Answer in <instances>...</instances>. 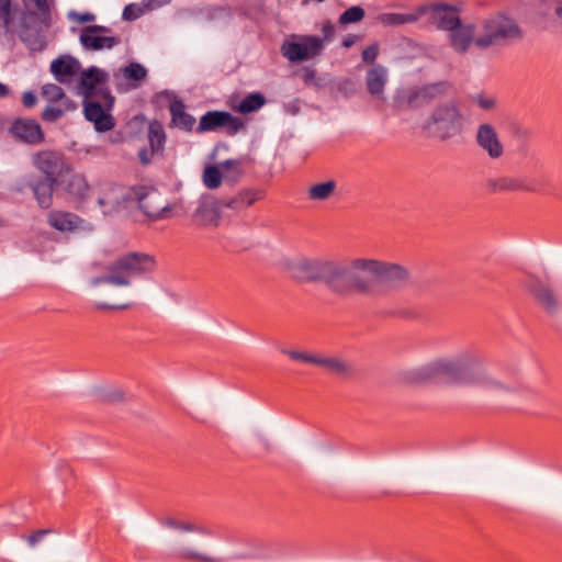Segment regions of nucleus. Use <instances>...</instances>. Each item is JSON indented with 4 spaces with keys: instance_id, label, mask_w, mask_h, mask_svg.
I'll return each mask as SVG.
<instances>
[{
    "instance_id": "22",
    "label": "nucleus",
    "mask_w": 562,
    "mask_h": 562,
    "mask_svg": "<svg viewBox=\"0 0 562 562\" xmlns=\"http://www.w3.org/2000/svg\"><path fill=\"white\" fill-rule=\"evenodd\" d=\"M448 36L451 48L458 54H465L471 44L475 46V25L472 23L463 24L460 21L458 26L449 31Z\"/></svg>"
},
{
    "instance_id": "36",
    "label": "nucleus",
    "mask_w": 562,
    "mask_h": 562,
    "mask_svg": "<svg viewBox=\"0 0 562 562\" xmlns=\"http://www.w3.org/2000/svg\"><path fill=\"white\" fill-rule=\"evenodd\" d=\"M366 83L368 91L378 98L383 93L385 78L382 70L370 69L367 72Z\"/></svg>"
},
{
    "instance_id": "55",
    "label": "nucleus",
    "mask_w": 562,
    "mask_h": 562,
    "mask_svg": "<svg viewBox=\"0 0 562 562\" xmlns=\"http://www.w3.org/2000/svg\"><path fill=\"white\" fill-rule=\"evenodd\" d=\"M104 400L111 403L123 401V392L114 390L104 395Z\"/></svg>"
},
{
    "instance_id": "29",
    "label": "nucleus",
    "mask_w": 562,
    "mask_h": 562,
    "mask_svg": "<svg viewBox=\"0 0 562 562\" xmlns=\"http://www.w3.org/2000/svg\"><path fill=\"white\" fill-rule=\"evenodd\" d=\"M425 8H416L411 13L384 12L376 15V21L383 26H400L407 23L416 22L420 16L425 15Z\"/></svg>"
},
{
    "instance_id": "6",
    "label": "nucleus",
    "mask_w": 562,
    "mask_h": 562,
    "mask_svg": "<svg viewBox=\"0 0 562 562\" xmlns=\"http://www.w3.org/2000/svg\"><path fill=\"white\" fill-rule=\"evenodd\" d=\"M422 128L440 142L449 140L464 130V115L456 100H447L437 103L428 117L424 121Z\"/></svg>"
},
{
    "instance_id": "51",
    "label": "nucleus",
    "mask_w": 562,
    "mask_h": 562,
    "mask_svg": "<svg viewBox=\"0 0 562 562\" xmlns=\"http://www.w3.org/2000/svg\"><path fill=\"white\" fill-rule=\"evenodd\" d=\"M53 532L52 529H38L27 537V542L31 547H35L46 535Z\"/></svg>"
},
{
    "instance_id": "63",
    "label": "nucleus",
    "mask_w": 562,
    "mask_h": 562,
    "mask_svg": "<svg viewBox=\"0 0 562 562\" xmlns=\"http://www.w3.org/2000/svg\"><path fill=\"white\" fill-rule=\"evenodd\" d=\"M169 1H170V0H164V2H166V3H167V2H169Z\"/></svg>"
},
{
    "instance_id": "3",
    "label": "nucleus",
    "mask_w": 562,
    "mask_h": 562,
    "mask_svg": "<svg viewBox=\"0 0 562 562\" xmlns=\"http://www.w3.org/2000/svg\"><path fill=\"white\" fill-rule=\"evenodd\" d=\"M109 75L91 66L80 75L78 87L83 94V114L87 121L92 122L94 130L99 133L111 131L114 125V119L111 111L115 103V98L110 89L105 87Z\"/></svg>"
},
{
    "instance_id": "40",
    "label": "nucleus",
    "mask_w": 562,
    "mask_h": 562,
    "mask_svg": "<svg viewBox=\"0 0 562 562\" xmlns=\"http://www.w3.org/2000/svg\"><path fill=\"white\" fill-rule=\"evenodd\" d=\"M160 524L171 529H179L188 532L195 531L200 533H209L203 527L187 521H179L173 517H166L160 520Z\"/></svg>"
},
{
    "instance_id": "53",
    "label": "nucleus",
    "mask_w": 562,
    "mask_h": 562,
    "mask_svg": "<svg viewBox=\"0 0 562 562\" xmlns=\"http://www.w3.org/2000/svg\"><path fill=\"white\" fill-rule=\"evenodd\" d=\"M234 12L240 16V18H245V19H251L252 18V12H254V8H250V7H246L244 4H240V5H236L234 8Z\"/></svg>"
},
{
    "instance_id": "25",
    "label": "nucleus",
    "mask_w": 562,
    "mask_h": 562,
    "mask_svg": "<svg viewBox=\"0 0 562 562\" xmlns=\"http://www.w3.org/2000/svg\"><path fill=\"white\" fill-rule=\"evenodd\" d=\"M266 192L260 189H243L233 198H221L224 207L239 212L262 200Z\"/></svg>"
},
{
    "instance_id": "12",
    "label": "nucleus",
    "mask_w": 562,
    "mask_h": 562,
    "mask_svg": "<svg viewBox=\"0 0 562 562\" xmlns=\"http://www.w3.org/2000/svg\"><path fill=\"white\" fill-rule=\"evenodd\" d=\"M34 166L44 175L45 178H52L54 181L63 182V178L72 171L71 164L64 153L59 150L46 149L36 153L33 157Z\"/></svg>"
},
{
    "instance_id": "8",
    "label": "nucleus",
    "mask_w": 562,
    "mask_h": 562,
    "mask_svg": "<svg viewBox=\"0 0 562 562\" xmlns=\"http://www.w3.org/2000/svg\"><path fill=\"white\" fill-rule=\"evenodd\" d=\"M125 202H136L137 207L150 221L170 217L172 205H162L161 193L151 186H133L123 195Z\"/></svg>"
},
{
    "instance_id": "58",
    "label": "nucleus",
    "mask_w": 562,
    "mask_h": 562,
    "mask_svg": "<svg viewBox=\"0 0 562 562\" xmlns=\"http://www.w3.org/2000/svg\"><path fill=\"white\" fill-rule=\"evenodd\" d=\"M285 110L288 113L292 114V115H296L300 113L301 111V106H300V101L299 99H296L295 101L291 102V103H288L285 105Z\"/></svg>"
},
{
    "instance_id": "43",
    "label": "nucleus",
    "mask_w": 562,
    "mask_h": 562,
    "mask_svg": "<svg viewBox=\"0 0 562 562\" xmlns=\"http://www.w3.org/2000/svg\"><path fill=\"white\" fill-rule=\"evenodd\" d=\"M42 95L46 98L49 102H58L64 100L65 92L64 90L55 85V83H46L42 87Z\"/></svg>"
},
{
    "instance_id": "34",
    "label": "nucleus",
    "mask_w": 562,
    "mask_h": 562,
    "mask_svg": "<svg viewBox=\"0 0 562 562\" xmlns=\"http://www.w3.org/2000/svg\"><path fill=\"white\" fill-rule=\"evenodd\" d=\"M148 139L150 144L151 154H155L164 148L166 143L165 130L158 121H154L149 124Z\"/></svg>"
},
{
    "instance_id": "33",
    "label": "nucleus",
    "mask_w": 562,
    "mask_h": 562,
    "mask_svg": "<svg viewBox=\"0 0 562 562\" xmlns=\"http://www.w3.org/2000/svg\"><path fill=\"white\" fill-rule=\"evenodd\" d=\"M336 187L334 180L313 184L308 189L307 196L311 201H325L335 192Z\"/></svg>"
},
{
    "instance_id": "23",
    "label": "nucleus",
    "mask_w": 562,
    "mask_h": 562,
    "mask_svg": "<svg viewBox=\"0 0 562 562\" xmlns=\"http://www.w3.org/2000/svg\"><path fill=\"white\" fill-rule=\"evenodd\" d=\"M59 188L75 202H85L90 192V186L83 175L72 173L71 171L67 177L63 178Z\"/></svg>"
},
{
    "instance_id": "47",
    "label": "nucleus",
    "mask_w": 562,
    "mask_h": 562,
    "mask_svg": "<svg viewBox=\"0 0 562 562\" xmlns=\"http://www.w3.org/2000/svg\"><path fill=\"white\" fill-rule=\"evenodd\" d=\"M473 101L484 111H490L496 105V99L484 93L475 94Z\"/></svg>"
},
{
    "instance_id": "9",
    "label": "nucleus",
    "mask_w": 562,
    "mask_h": 562,
    "mask_svg": "<svg viewBox=\"0 0 562 562\" xmlns=\"http://www.w3.org/2000/svg\"><path fill=\"white\" fill-rule=\"evenodd\" d=\"M111 271L119 278L125 280V285H130L135 278H143L153 273L157 267L154 256L145 252L131 251L120 256L110 263Z\"/></svg>"
},
{
    "instance_id": "52",
    "label": "nucleus",
    "mask_w": 562,
    "mask_h": 562,
    "mask_svg": "<svg viewBox=\"0 0 562 562\" xmlns=\"http://www.w3.org/2000/svg\"><path fill=\"white\" fill-rule=\"evenodd\" d=\"M22 104L25 109H32L37 104V95L33 91H25L22 94Z\"/></svg>"
},
{
    "instance_id": "62",
    "label": "nucleus",
    "mask_w": 562,
    "mask_h": 562,
    "mask_svg": "<svg viewBox=\"0 0 562 562\" xmlns=\"http://www.w3.org/2000/svg\"><path fill=\"white\" fill-rule=\"evenodd\" d=\"M9 93H10V88L7 85L0 82V99L7 98L9 95Z\"/></svg>"
},
{
    "instance_id": "37",
    "label": "nucleus",
    "mask_w": 562,
    "mask_h": 562,
    "mask_svg": "<svg viewBox=\"0 0 562 562\" xmlns=\"http://www.w3.org/2000/svg\"><path fill=\"white\" fill-rule=\"evenodd\" d=\"M202 178L204 186L207 189L214 190L221 186L225 177L220 165H209L204 168Z\"/></svg>"
},
{
    "instance_id": "54",
    "label": "nucleus",
    "mask_w": 562,
    "mask_h": 562,
    "mask_svg": "<svg viewBox=\"0 0 562 562\" xmlns=\"http://www.w3.org/2000/svg\"><path fill=\"white\" fill-rule=\"evenodd\" d=\"M71 15L76 16V20L79 23H89L95 20V15L91 12L72 13Z\"/></svg>"
},
{
    "instance_id": "35",
    "label": "nucleus",
    "mask_w": 562,
    "mask_h": 562,
    "mask_svg": "<svg viewBox=\"0 0 562 562\" xmlns=\"http://www.w3.org/2000/svg\"><path fill=\"white\" fill-rule=\"evenodd\" d=\"M266 103L265 97L260 92H252L247 94L236 106V111L241 114L252 113L258 111Z\"/></svg>"
},
{
    "instance_id": "18",
    "label": "nucleus",
    "mask_w": 562,
    "mask_h": 562,
    "mask_svg": "<svg viewBox=\"0 0 562 562\" xmlns=\"http://www.w3.org/2000/svg\"><path fill=\"white\" fill-rule=\"evenodd\" d=\"M419 8L426 9L425 15H428V22L439 30L449 32L461 21L458 14L459 9L456 5L439 2L419 5Z\"/></svg>"
},
{
    "instance_id": "5",
    "label": "nucleus",
    "mask_w": 562,
    "mask_h": 562,
    "mask_svg": "<svg viewBox=\"0 0 562 562\" xmlns=\"http://www.w3.org/2000/svg\"><path fill=\"white\" fill-rule=\"evenodd\" d=\"M480 29L475 41V47L479 49L509 47L525 37V32L519 23L504 12L493 13L482 20Z\"/></svg>"
},
{
    "instance_id": "17",
    "label": "nucleus",
    "mask_w": 562,
    "mask_h": 562,
    "mask_svg": "<svg viewBox=\"0 0 562 562\" xmlns=\"http://www.w3.org/2000/svg\"><path fill=\"white\" fill-rule=\"evenodd\" d=\"M524 288L548 314L553 315L559 310V300L553 288L536 276H529L524 281Z\"/></svg>"
},
{
    "instance_id": "41",
    "label": "nucleus",
    "mask_w": 562,
    "mask_h": 562,
    "mask_svg": "<svg viewBox=\"0 0 562 562\" xmlns=\"http://www.w3.org/2000/svg\"><path fill=\"white\" fill-rule=\"evenodd\" d=\"M125 283H126L125 280H123L122 278H119L116 274H114L111 271L110 265L106 267L105 274L94 277L91 280V284L94 286L100 285V284H111V285H115V286H123V285H125Z\"/></svg>"
},
{
    "instance_id": "13",
    "label": "nucleus",
    "mask_w": 562,
    "mask_h": 562,
    "mask_svg": "<svg viewBox=\"0 0 562 562\" xmlns=\"http://www.w3.org/2000/svg\"><path fill=\"white\" fill-rule=\"evenodd\" d=\"M543 184V181L528 179L527 177L501 176L487 178L484 182V188L491 194L516 191L541 192Z\"/></svg>"
},
{
    "instance_id": "10",
    "label": "nucleus",
    "mask_w": 562,
    "mask_h": 562,
    "mask_svg": "<svg viewBox=\"0 0 562 562\" xmlns=\"http://www.w3.org/2000/svg\"><path fill=\"white\" fill-rule=\"evenodd\" d=\"M324 49V40L316 35H291L284 40L280 52L292 64H299L319 56Z\"/></svg>"
},
{
    "instance_id": "11",
    "label": "nucleus",
    "mask_w": 562,
    "mask_h": 562,
    "mask_svg": "<svg viewBox=\"0 0 562 562\" xmlns=\"http://www.w3.org/2000/svg\"><path fill=\"white\" fill-rule=\"evenodd\" d=\"M329 259L301 258L289 265L293 279L301 283H322L327 288Z\"/></svg>"
},
{
    "instance_id": "24",
    "label": "nucleus",
    "mask_w": 562,
    "mask_h": 562,
    "mask_svg": "<svg viewBox=\"0 0 562 562\" xmlns=\"http://www.w3.org/2000/svg\"><path fill=\"white\" fill-rule=\"evenodd\" d=\"M31 188L37 204L42 209H49L53 204L54 191L59 189V182L54 181L52 178L38 177L30 181Z\"/></svg>"
},
{
    "instance_id": "48",
    "label": "nucleus",
    "mask_w": 562,
    "mask_h": 562,
    "mask_svg": "<svg viewBox=\"0 0 562 562\" xmlns=\"http://www.w3.org/2000/svg\"><path fill=\"white\" fill-rule=\"evenodd\" d=\"M144 13V10L136 3H130L125 5L122 19L125 21H134Z\"/></svg>"
},
{
    "instance_id": "20",
    "label": "nucleus",
    "mask_w": 562,
    "mask_h": 562,
    "mask_svg": "<svg viewBox=\"0 0 562 562\" xmlns=\"http://www.w3.org/2000/svg\"><path fill=\"white\" fill-rule=\"evenodd\" d=\"M224 209L221 198L209 196L200 201L193 221L199 226H217L221 222V212Z\"/></svg>"
},
{
    "instance_id": "60",
    "label": "nucleus",
    "mask_w": 562,
    "mask_h": 562,
    "mask_svg": "<svg viewBox=\"0 0 562 562\" xmlns=\"http://www.w3.org/2000/svg\"><path fill=\"white\" fill-rule=\"evenodd\" d=\"M554 14L557 16V22L562 30V1H559L554 8Z\"/></svg>"
},
{
    "instance_id": "16",
    "label": "nucleus",
    "mask_w": 562,
    "mask_h": 562,
    "mask_svg": "<svg viewBox=\"0 0 562 562\" xmlns=\"http://www.w3.org/2000/svg\"><path fill=\"white\" fill-rule=\"evenodd\" d=\"M8 132L16 142L31 146L40 145L45 140V133L41 124L34 119H13Z\"/></svg>"
},
{
    "instance_id": "30",
    "label": "nucleus",
    "mask_w": 562,
    "mask_h": 562,
    "mask_svg": "<svg viewBox=\"0 0 562 562\" xmlns=\"http://www.w3.org/2000/svg\"><path fill=\"white\" fill-rule=\"evenodd\" d=\"M316 366L324 368L327 372L341 378L351 376L355 373L353 366L339 358L318 356Z\"/></svg>"
},
{
    "instance_id": "57",
    "label": "nucleus",
    "mask_w": 562,
    "mask_h": 562,
    "mask_svg": "<svg viewBox=\"0 0 562 562\" xmlns=\"http://www.w3.org/2000/svg\"><path fill=\"white\" fill-rule=\"evenodd\" d=\"M130 307V304H119V305H113V304H108V303H98L97 304V308L99 310H126Z\"/></svg>"
},
{
    "instance_id": "46",
    "label": "nucleus",
    "mask_w": 562,
    "mask_h": 562,
    "mask_svg": "<svg viewBox=\"0 0 562 562\" xmlns=\"http://www.w3.org/2000/svg\"><path fill=\"white\" fill-rule=\"evenodd\" d=\"M64 113V109L56 106H46L41 113V119L44 122L55 123L63 117Z\"/></svg>"
},
{
    "instance_id": "31",
    "label": "nucleus",
    "mask_w": 562,
    "mask_h": 562,
    "mask_svg": "<svg viewBox=\"0 0 562 562\" xmlns=\"http://www.w3.org/2000/svg\"><path fill=\"white\" fill-rule=\"evenodd\" d=\"M300 74L302 81L306 87H313L315 90L326 88L333 89L334 81L328 77V75L317 76L316 69L307 66L302 67Z\"/></svg>"
},
{
    "instance_id": "28",
    "label": "nucleus",
    "mask_w": 562,
    "mask_h": 562,
    "mask_svg": "<svg viewBox=\"0 0 562 562\" xmlns=\"http://www.w3.org/2000/svg\"><path fill=\"white\" fill-rule=\"evenodd\" d=\"M171 125L184 132H192L196 123L195 117L186 111V104L181 99L172 98L169 104Z\"/></svg>"
},
{
    "instance_id": "56",
    "label": "nucleus",
    "mask_w": 562,
    "mask_h": 562,
    "mask_svg": "<svg viewBox=\"0 0 562 562\" xmlns=\"http://www.w3.org/2000/svg\"><path fill=\"white\" fill-rule=\"evenodd\" d=\"M138 159L143 166H147L151 160V155L147 148H142L138 151Z\"/></svg>"
},
{
    "instance_id": "2",
    "label": "nucleus",
    "mask_w": 562,
    "mask_h": 562,
    "mask_svg": "<svg viewBox=\"0 0 562 562\" xmlns=\"http://www.w3.org/2000/svg\"><path fill=\"white\" fill-rule=\"evenodd\" d=\"M408 380L418 384L447 383L476 385L485 390H509L490 376L480 362L471 355L452 360L438 359L408 373Z\"/></svg>"
},
{
    "instance_id": "19",
    "label": "nucleus",
    "mask_w": 562,
    "mask_h": 562,
    "mask_svg": "<svg viewBox=\"0 0 562 562\" xmlns=\"http://www.w3.org/2000/svg\"><path fill=\"white\" fill-rule=\"evenodd\" d=\"M111 29L103 25L85 26L80 33V43L88 50L111 49L121 43L119 36H105Z\"/></svg>"
},
{
    "instance_id": "61",
    "label": "nucleus",
    "mask_w": 562,
    "mask_h": 562,
    "mask_svg": "<svg viewBox=\"0 0 562 562\" xmlns=\"http://www.w3.org/2000/svg\"><path fill=\"white\" fill-rule=\"evenodd\" d=\"M61 101L64 102L65 111H70V110L76 109V103L74 101H71L70 99H68L66 95H65L64 100H61Z\"/></svg>"
},
{
    "instance_id": "45",
    "label": "nucleus",
    "mask_w": 562,
    "mask_h": 562,
    "mask_svg": "<svg viewBox=\"0 0 562 562\" xmlns=\"http://www.w3.org/2000/svg\"><path fill=\"white\" fill-rule=\"evenodd\" d=\"M282 352L288 355L292 360L316 364L317 355H310L304 351L283 349Z\"/></svg>"
},
{
    "instance_id": "7",
    "label": "nucleus",
    "mask_w": 562,
    "mask_h": 562,
    "mask_svg": "<svg viewBox=\"0 0 562 562\" xmlns=\"http://www.w3.org/2000/svg\"><path fill=\"white\" fill-rule=\"evenodd\" d=\"M409 278L406 268L401 265L369 259V296H382L402 288Z\"/></svg>"
},
{
    "instance_id": "32",
    "label": "nucleus",
    "mask_w": 562,
    "mask_h": 562,
    "mask_svg": "<svg viewBox=\"0 0 562 562\" xmlns=\"http://www.w3.org/2000/svg\"><path fill=\"white\" fill-rule=\"evenodd\" d=\"M244 158L227 159L220 165L226 180L235 183L244 173Z\"/></svg>"
},
{
    "instance_id": "21",
    "label": "nucleus",
    "mask_w": 562,
    "mask_h": 562,
    "mask_svg": "<svg viewBox=\"0 0 562 562\" xmlns=\"http://www.w3.org/2000/svg\"><path fill=\"white\" fill-rule=\"evenodd\" d=\"M475 140L479 147L487 153L490 158L498 159L503 156L504 146L492 124H480L476 131Z\"/></svg>"
},
{
    "instance_id": "44",
    "label": "nucleus",
    "mask_w": 562,
    "mask_h": 562,
    "mask_svg": "<svg viewBox=\"0 0 562 562\" xmlns=\"http://www.w3.org/2000/svg\"><path fill=\"white\" fill-rule=\"evenodd\" d=\"M333 88H335L346 99L351 98L357 92L356 82L350 78H342L337 82H334Z\"/></svg>"
},
{
    "instance_id": "1",
    "label": "nucleus",
    "mask_w": 562,
    "mask_h": 562,
    "mask_svg": "<svg viewBox=\"0 0 562 562\" xmlns=\"http://www.w3.org/2000/svg\"><path fill=\"white\" fill-rule=\"evenodd\" d=\"M22 4L20 9L15 0H0V44L13 49L18 36L34 55L48 45L56 0H22Z\"/></svg>"
},
{
    "instance_id": "38",
    "label": "nucleus",
    "mask_w": 562,
    "mask_h": 562,
    "mask_svg": "<svg viewBox=\"0 0 562 562\" xmlns=\"http://www.w3.org/2000/svg\"><path fill=\"white\" fill-rule=\"evenodd\" d=\"M124 77L135 82L134 87H138V83L147 77V69L139 63L132 61L122 68Z\"/></svg>"
},
{
    "instance_id": "26",
    "label": "nucleus",
    "mask_w": 562,
    "mask_h": 562,
    "mask_svg": "<svg viewBox=\"0 0 562 562\" xmlns=\"http://www.w3.org/2000/svg\"><path fill=\"white\" fill-rule=\"evenodd\" d=\"M82 222L79 215L71 212L53 210L47 214L48 225L63 233L78 229Z\"/></svg>"
},
{
    "instance_id": "49",
    "label": "nucleus",
    "mask_w": 562,
    "mask_h": 562,
    "mask_svg": "<svg viewBox=\"0 0 562 562\" xmlns=\"http://www.w3.org/2000/svg\"><path fill=\"white\" fill-rule=\"evenodd\" d=\"M379 55V44L373 43L362 50V60L366 64H373Z\"/></svg>"
},
{
    "instance_id": "27",
    "label": "nucleus",
    "mask_w": 562,
    "mask_h": 562,
    "mask_svg": "<svg viewBox=\"0 0 562 562\" xmlns=\"http://www.w3.org/2000/svg\"><path fill=\"white\" fill-rule=\"evenodd\" d=\"M79 69L80 63L71 56H60L50 64V72L59 83L69 82Z\"/></svg>"
},
{
    "instance_id": "42",
    "label": "nucleus",
    "mask_w": 562,
    "mask_h": 562,
    "mask_svg": "<svg viewBox=\"0 0 562 562\" xmlns=\"http://www.w3.org/2000/svg\"><path fill=\"white\" fill-rule=\"evenodd\" d=\"M175 555L178 559L188 560V561H201V562H220L221 561V559L207 557L205 554L194 552L193 550H190V549L178 550L175 553Z\"/></svg>"
},
{
    "instance_id": "59",
    "label": "nucleus",
    "mask_w": 562,
    "mask_h": 562,
    "mask_svg": "<svg viewBox=\"0 0 562 562\" xmlns=\"http://www.w3.org/2000/svg\"><path fill=\"white\" fill-rule=\"evenodd\" d=\"M360 37L358 35H355V34H349L347 35L346 37H344L342 42H341V45L342 47L345 48H350L351 46H353L356 44V42L359 40Z\"/></svg>"
},
{
    "instance_id": "50",
    "label": "nucleus",
    "mask_w": 562,
    "mask_h": 562,
    "mask_svg": "<svg viewBox=\"0 0 562 562\" xmlns=\"http://www.w3.org/2000/svg\"><path fill=\"white\" fill-rule=\"evenodd\" d=\"M322 33H323V37H321V38L324 40V42H331L334 40L335 25L333 24V22L330 20H327L323 23Z\"/></svg>"
},
{
    "instance_id": "4",
    "label": "nucleus",
    "mask_w": 562,
    "mask_h": 562,
    "mask_svg": "<svg viewBox=\"0 0 562 562\" xmlns=\"http://www.w3.org/2000/svg\"><path fill=\"white\" fill-rule=\"evenodd\" d=\"M369 258L330 260L327 289L335 295L347 297L352 294L369 296Z\"/></svg>"
},
{
    "instance_id": "15",
    "label": "nucleus",
    "mask_w": 562,
    "mask_h": 562,
    "mask_svg": "<svg viewBox=\"0 0 562 562\" xmlns=\"http://www.w3.org/2000/svg\"><path fill=\"white\" fill-rule=\"evenodd\" d=\"M221 128H225L226 133L233 136L245 128V121L227 111L213 110L207 111L200 117L195 131L199 134H203Z\"/></svg>"
},
{
    "instance_id": "39",
    "label": "nucleus",
    "mask_w": 562,
    "mask_h": 562,
    "mask_svg": "<svg viewBox=\"0 0 562 562\" xmlns=\"http://www.w3.org/2000/svg\"><path fill=\"white\" fill-rule=\"evenodd\" d=\"M366 16V11L361 5H352L345 10L338 18L340 25H349L361 22Z\"/></svg>"
},
{
    "instance_id": "14",
    "label": "nucleus",
    "mask_w": 562,
    "mask_h": 562,
    "mask_svg": "<svg viewBox=\"0 0 562 562\" xmlns=\"http://www.w3.org/2000/svg\"><path fill=\"white\" fill-rule=\"evenodd\" d=\"M452 90L453 85L449 80L426 83L411 89L404 97V102L407 108L416 110L448 95Z\"/></svg>"
}]
</instances>
